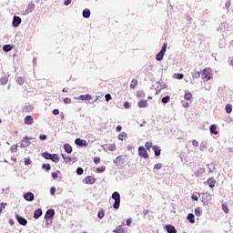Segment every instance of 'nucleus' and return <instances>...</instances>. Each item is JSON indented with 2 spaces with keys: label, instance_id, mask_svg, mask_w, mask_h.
Instances as JSON below:
<instances>
[{
  "label": "nucleus",
  "instance_id": "obj_14",
  "mask_svg": "<svg viewBox=\"0 0 233 233\" xmlns=\"http://www.w3.org/2000/svg\"><path fill=\"white\" fill-rule=\"evenodd\" d=\"M43 216V209L37 208L34 213V219H39Z\"/></svg>",
  "mask_w": 233,
  "mask_h": 233
},
{
  "label": "nucleus",
  "instance_id": "obj_10",
  "mask_svg": "<svg viewBox=\"0 0 233 233\" xmlns=\"http://www.w3.org/2000/svg\"><path fill=\"white\" fill-rule=\"evenodd\" d=\"M24 199H25V201H29V202L34 201V199H35L34 193L26 192L25 194H24Z\"/></svg>",
  "mask_w": 233,
  "mask_h": 233
},
{
  "label": "nucleus",
  "instance_id": "obj_8",
  "mask_svg": "<svg viewBox=\"0 0 233 233\" xmlns=\"http://www.w3.org/2000/svg\"><path fill=\"white\" fill-rule=\"evenodd\" d=\"M75 144L77 147H88V142H86V140L81 139V138L75 139Z\"/></svg>",
  "mask_w": 233,
  "mask_h": 233
},
{
  "label": "nucleus",
  "instance_id": "obj_50",
  "mask_svg": "<svg viewBox=\"0 0 233 233\" xmlns=\"http://www.w3.org/2000/svg\"><path fill=\"white\" fill-rule=\"evenodd\" d=\"M64 103L65 105H70V103H72V99H70L69 97H66L64 99Z\"/></svg>",
  "mask_w": 233,
  "mask_h": 233
},
{
  "label": "nucleus",
  "instance_id": "obj_56",
  "mask_svg": "<svg viewBox=\"0 0 233 233\" xmlns=\"http://www.w3.org/2000/svg\"><path fill=\"white\" fill-rule=\"evenodd\" d=\"M130 103L129 102H125L124 103V108H126L127 110H128V108H130Z\"/></svg>",
  "mask_w": 233,
  "mask_h": 233
},
{
  "label": "nucleus",
  "instance_id": "obj_6",
  "mask_svg": "<svg viewBox=\"0 0 233 233\" xmlns=\"http://www.w3.org/2000/svg\"><path fill=\"white\" fill-rule=\"evenodd\" d=\"M75 99H77L79 101H91L92 99V95L86 94V95H80L77 97H75Z\"/></svg>",
  "mask_w": 233,
  "mask_h": 233
},
{
  "label": "nucleus",
  "instance_id": "obj_40",
  "mask_svg": "<svg viewBox=\"0 0 233 233\" xmlns=\"http://www.w3.org/2000/svg\"><path fill=\"white\" fill-rule=\"evenodd\" d=\"M85 170L83 169V167H77L76 168V174L77 176H83Z\"/></svg>",
  "mask_w": 233,
  "mask_h": 233
},
{
  "label": "nucleus",
  "instance_id": "obj_51",
  "mask_svg": "<svg viewBox=\"0 0 233 233\" xmlns=\"http://www.w3.org/2000/svg\"><path fill=\"white\" fill-rule=\"evenodd\" d=\"M105 99H106V103H108V101H110V99H112V95L106 94V95L105 96Z\"/></svg>",
  "mask_w": 233,
  "mask_h": 233
},
{
  "label": "nucleus",
  "instance_id": "obj_45",
  "mask_svg": "<svg viewBox=\"0 0 233 233\" xmlns=\"http://www.w3.org/2000/svg\"><path fill=\"white\" fill-rule=\"evenodd\" d=\"M123 137H127V133L122 132L118 135L119 141H123Z\"/></svg>",
  "mask_w": 233,
  "mask_h": 233
},
{
  "label": "nucleus",
  "instance_id": "obj_43",
  "mask_svg": "<svg viewBox=\"0 0 233 233\" xmlns=\"http://www.w3.org/2000/svg\"><path fill=\"white\" fill-rule=\"evenodd\" d=\"M16 83L18 85H23L25 83V78L18 76V78L16 79Z\"/></svg>",
  "mask_w": 233,
  "mask_h": 233
},
{
  "label": "nucleus",
  "instance_id": "obj_38",
  "mask_svg": "<svg viewBox=\"0 0 233 233\" xmlns=\"http://www.w3.org/2000/svg\"><path fill=\"white\" fill-rule=\"evenodd\" d=\"M205 148H207V142H201L200 146H199V150L201 152H203V150H205Z\"/></svg>",
  "mask_w": 233,
  "mask_h": 233
},
{
  "label": "nucleus",
  "instance_id": "obj_31",
  "mask_svg": "<svg viewBox=\"0 0 233 233\" xmlns=\"http://www.w3.org/2000/svg\"><path fill=\"white\" fill-rule=\"evenodd\" d=\"M42 168L44 170H46V172H48V170H51L52 169V167L50 166V164H43L42 165Z\"/></svg>",
  "mask_w": 233,
  "mask_h": 233
},
{
  "label": "nucleus",
  "instance_id": "obj_35",
  "mask_svg": "<svg viewBox=\"0 0 233 233\" xmlns=\"http://www.w3.org/2000/svg\"><path fill=\"white\" fill-rule=\"evenodd\" d=\"M3 50H4V52H10V50H12V46H10V45H5V46H3Z\"/></svg>",
  "mask_w": 233,
  "mask_h": 233
},
{
  "label": "nucleus",
  "instance_id": "obj_62",
  "mask_svg": "<svg viewBox=\"0 0 233 233\" xmlns=\"http://www.w3.org/2000/svg\"><path fill=\"white\" fill-rule=\"evenodd\" d=\"M53 115L54 116H59V109H54L53 110Z\"/></svg>",
  "mask_w": 233,
  "mask_h": 233
},
{
  "label": "nucleus",
  "instance_id": "obj_3",
  "mask_svg": "<svg viewBox=\"0 0 233 233\" xmlns=\"http://www.w3.org/2000/svg\"><path fill=\"white\" fill-rule=\"evenodd\" d=\"M56 216V210L53 208L47 209L45 215L46 221L48 222V219H54V217Z\"/></svg>",
  "mask_w": 233,
  "mask_h": 233
},
{
  "label": "nucleus",
  "instance_id": "obj_5",
  "mask_svg": "<svg viewBox=\"0 0 233 233\" xmlns=\"http://www.w3.org/2000/svg\"><path fill=\"white\" fill-rule=\"evenodd\" d=\"M15 218L19 225H22L23 227H26V225L28 224V220L19 215H15Z\"/></svg>",
  "mask_w": 233,
  "mask_h": 233
},
{
  "label": "nucleus",
  "instance_id": "obj_64",
  "mask_svg": "<svg viewBox=\"0 0 233 233\" xmlns=\"http://www.w3.org/2000/svg\"><path fill=\"white\" fill-rule=\"evenodd\" d=\"M53 179H57L58 176L57 173H52Z\"/></svg>",
  "mask_w": 233,
  "mask_h": 233
},
{
  "label": "nucleus",
  "instance_id": "obj_46",
  "mask_svg": "<svg viewBox=\"0 0 233 233\" xmlns=\"http://www.w3.org/2000/svg\"><path fill=\"white\" fill-rule=\"evenodd\" d=\"M145 147L147 150H150L151 148H153L152 142H146Z\"/></svg>",
  "mask_w": 233,
  "mask_h": 233
},
{
  "label": "nucleus",
  "instance_id": "obj_39",
  "mask_svg": "<svg viewBox=\"0 0 233 233\" xmlns=\"http://www.w3.org/2000/svg\"><path fill=\"white\" fill-rule=\"evenodd\" d=\"M195 216L199 218L201 216V208H195Z\"/></svg>",
  "mask_w": 233,
  "mask_h": 233
},
{
  "label": "nucleus",
  "instance_id": "obj_36",
  "mask_svg": "<svg viewBox=\"0 0 233 233\" xmlns=\"http://www.w3.org/2000/svg\"><path fill=\"white\" fill-rule=\"evenodd\" d=\"M175 79H183L185 77V75L181 73H177L174 75Z\"/></svg>",
  "mask_w": 233,
  "mask_h": 233
},
{
  "label": "nucleus",
  "instance_id": "obj_29",
  "mask_svg": "<svg viewBox=\"0 0 233 233\" xmlns=\"http://www.w3.org/2000/svg\"><path fill=\"white\" fill-rule=\"evenodd\" d=\"M184 99H186V101H190L192 99V93H185Z\"/></svg>",
  "mask_w": 233,
  "mask_h": 233
},
{
  "label": "nucleus",
  "instance_id": "obj_16",
  "mask_svg": "<svg viewBox=\"0 0 233 233\" xmlns=\"http://www.w3.org/2000/svg\"><path fill=\"white\" fill-rule=\"evenodd\" d=\"M153 152H154V154H155V156L157 157H159V156H161V148H159V147H157V146H153Z\"/></svg>",
  "mask_w": 233,
  "mask_h": 233
},
{
  "label": "nucleus",
  "instance_id": "obj_15",
  "mask_svg": "<svg viewBox=\"0 0 233 233\" xmlns=\"http://www.w3.org/2000/svg\"><path fill=\"white\" fill-rule=\"evenodd\" d=\"M207 183L209 187V188H214L216 187V179L214 177H210L207 180Z\"/></svg>",
  "mask_w": 233,
  "mask_h": 233
},
{
  "label": "nucleus",
  "instance_id": "obj_27",
  "mask_svg": "<svg viewBox=\"0 0 233 233\" xmlns=\"http://www.w3.org/2000/svg\"><path fill=\"white\" fill-rule=\"evenodd\" d=\"M163 105H167V103H168L170 101V96H166L164 97H162L161 99Z\"/></svg>",
  "mask_w": 233,
  "mask_h": 233
},
{
  "label": "nucleus",
  "instance_id": "obj_53",
  "mask_svg": "<svg viewBox=\"0 0 233 233\" xmlns=\"http://www.w3.org/2000/svg\"><path fill=\"white\" fill-rule=\"evenodd\" d=\"M106 169V168L105 167H98V168H96V172L99 174V173H101V172H105Z\"/></svg>",
  "mask_w": 233,
  "mask_h": 233
},
{
  "label": "nucleus",
  "instance_id": "obj_19",
  "mask_svg": "<svg viewBox=\"0 0 233 233\" xmlns=\"http://www.w3.org/2000/svg\"><path fill=\"white\" fill-rule=\"evenodd\" d=\"M82 15L84 17V19H88L91 15V12H90V9H84L83 12H82Z\"/></svg>",
  "mask_w": 233,
  "mask_h": 233
},
{
  "label": "nucleus",
  "instance_id": "obj_49",
  "mask_svg": "<svg viewBox=\"0 0 233 233\" xmlns=\"http://www.w3.org/2000/svg\"><path fill=\"white\" fill-rule=\"evenodd\" d=\"M161 168H163V165H161V164H156L154 166L155 170H161Z\"/></svg>",
  "mask_w": 233,
  "mask_h": 233
},
{
  "label": "nucleus",
  "instance_id": "obj_63",
  "mask_svg": "<svg viewBox=\"0 0 233 233\" xmlns=\"http://www.w3.org/2000/svg\"><path fill=\"white\" fill-rule=\"evenodd\" d=\"M116 132H121V130H123V127L117 126V127H116Z\"/></svg>",
  "mask_w": 233,
  "mask_h": 233
},
{
  "label": "nucleus",
  "instance_id": "obj_33",
  "mask_svg": "<svg viewBox=\"0 0 233 233\" xmlns=\"http://www.w3.org/2000/svg\"><path fill=\"white\" fill-rule=\"evenodd\" d=\"M114 233H125V230L121 226L117 227L116 229L113 230Z\"/></svg>",
  "mask_w": 233,
  "mask_h": 233
},
{
  "label": "nucleus",
  "instance_id": "obj_23",
  "mask_svg": "<svg viewBox=\"0 0 233 233\" xmlns=\"http://www.w3.org/2000/svg\"><path fill=\"white\" fill-rule=\"evenodd\" d=\"M187 221H189V223H191V224L196 223L195 216H194V214H192V213H189V214L187 215Z\"/></svg>",
  "mask_w": 233,
  "mask_h": 233
},
{
  "label": "nucleus",
  "instance_id": "obj_37",
  "mask_svg": "<svg viewBox=\"0 0 233 233\" xmlns=\"http://www.w3.org/2000/svg\"><path fill=\"white\" fill-rule=\"evenodd\" d=\"M136 86H137V79H133L131 81V84H130V88H136Z\"/></svg>",
  "mask_w": 233,
  "mask_h": 233
},
{
  "label": "nucleus",
  "instance_id": "obj_28",
  "mask_svg": "<svg viewBox=\"0 0 233 233\" xmlns=\"http://www.w3.org/2000/svg\"><path fill=\"white\" fill-rule=\"evenodd\" d=\"M42 157H44L45 159H51L52 158V154H50L48 152H44L42 154Z\"/></svg>",
  "mask_w": 233,
  "mask_h": 233
},
{
  "label": "nucleus",
  "instance_id": "obj_34",
  "mask_svg": "<svg viewBox=\"0 0 233 233\" xmlns=\"http://www.w3.org/2000/svg\"><path fill=\"white\" fill-rule=\"evenodd\" d=\"M226 112H227V114L232 113V105H230V104L226 105Z\"/></svg>",
  "mask_w": 233,
  "mask_h": 233
},
{
  "label": "nucleus",
  "instance_id": "obj_20",
  "mask_svg": "<svg viewBox=\"0 0 233 233\" xmlns=\"http://www.w3.org/2000/svg\"><path fill=\"white\" fill-rule=\"evenodd\" d=\"M209 132L210 134H214L215 136H218V127L213 124L209 127Z\"/></svg>",
  "mask_w": 233,
  "mask_h": 233
},
{
  "label": "nucleus",
  "instance_id": "obj_47",
  "mask_svg": "<svg viewBox=\"0 0 233 233\" xmlns=\"http://www.w3.org/2000/svg\"><path fill=\"white\" fill-rule=\"evenodd\" d=\"M113 163L115 165H117V163H121V156H118L116 158L113 160Z\"/></svg>",
  "mask_w": 233,
  "mask_h": 233
},
{
  "label": "nucleus",
  "instance_id": "obj_1",
  "mask_svg": "<svg viewBox=\"0 0 233 233\" xmlns=\"http://www.w3.org/2000/svg\"><path fill=\"white\" fill-rule=\"evenodd\" d=\"M111 198L115 201V203L113 204V208H115V210H119V207L121 205V195L119 194V192L115 191L113 192Z\"/></svg>",
  "mask_w": 233,
  "mask_h": 233
},
{
  "label": "nucleus",
  "instance_id": "obj_41",
  "mask_svg": "<svg viewBox=\"0 0 233 233\" xmlns=\"http://www.w3.org/2000/svg\"><path fill=\"white\" fill-rule=\"evenodd\" d=\"M24 110H25V112H32V110H34V106H32L30 105H26L25 106Z\"/></svg>",
  "mask_w": 233,
  "mask_h": 233
},
{
  "label": "nucleus",
  "instance_id": "obj_13",
  "mask_svg": "<svg viewBox=\"0 0 233 233\" xmlns=\"http://www.w3.org/2000/svg\"><path fill=\"white\" fill-rule=\"evenodd\" d=\"M23 139L25 142V144H21L20 147H21V148H26V147L30 146V142H28V141H30V139H32V137H24Z\"/></svg>",
  "mask_w": 233,
  "mask_h": 233
},
{
  "label": "nucleus",
  "instance_id": "obj_7",
  "mask_svg": "<svg viewBox=\"0 0 233 233\" xmlns=\"http://www.w3.org/2000/svg\"><path fill=\"white\" fill-rule=\"evenodd\" d=\"M35 8V5H34V3H30L27 7L25 8V12H24V15H28V14H32V12H34Z\"/></svg>",
  "mask_w": 233,
  "mask_h": 233
},
{
  "label": "nucleus",
  "instance_id": "obj_22",
  "mask_svg": "<svg viewBox=\"0 0 233 233\" xmlns=\"http://www.w3.org/2000/svg\"><path fill=\"white\" fill-rule=\"evenodd\" d=\"M64 150L66 152V154H72V146H70V144H65Z\"/></svg>",
  "mask_w": 233,
  "mask_h": 233
},
{
  "label": "nucleus",
  "instance_id": "obj_52",
  "mask_svg": "<svg viewBox=\"0 0 233 233\" xmlns=\"http://www.w3.org/2000/svg\"><path fill=\"white\" fill-rule=\"evenodd\" d=\"M25 166L32 165V160H30V157L25 158Z\"/></svg>",
  "mask_w": 233,
  "mask_h": 233
},
{
  "label": "nucleus",
  "instance_id": "obj_44",
  "mask_svg": "<svg viewBox=\"0 0 233 233\" xmlns=\"http://www.w3.org/2000/svg\"><path fill=\"white\" fill-rule=\"evenodd\" d=\"M167 44L164 43L160 50V53L165 54V52H167Z\"/></svg>",
  "mask_w": 233,
  "mask_h": 233
},
{
  "label": "nucleus",
  "instance_id": "obj_57",
  "mask_svg": "<svg viewBox=\"0 0 233 233\" xmlns=\"http://www.w3.org/2000/svg\"><path fill=\"white\" fill-rule=\"evenodd\" d=\"M64 5L65 6H68L69 5H72V0H65Z\"/></svg>",
  "mask_w": 233,
  "mask_h": 233
},
{
  "label": "nucleus",
  "instance_id": "obj_42",
  "mask_svg": "<svg viewBox=\"0 0 233 233\" xmlns=\"http://www.w3.org/2000/svg\"><path fill=\"white\" fill-rule=\"evenodd\" d=\"M108 150H109L110 152H115V150H116V144H111V145L108 147Z\"/></svg>",
  "mask_w": 233,
  "mask_h": 233
},
{
  "label": "nucleus",
  "instance_id": "obj_54",
  "mask_svg": "<svg viewBox=\"0 0 233 233\" xmlns=\"http://www.w3.org/2000/svg\"><path fill=\"white\" fill-rule=\"evenodd\" d=\"M50 194H51V196H56V187H52L50 188Z\"/></svg>",
  "mask_w": 233,
  "mask_h": 233
},
{
  "label": "nucleus",
  "instance_id": "obj_25",
  "mask_svg": "<svg viewBox=\"0 0 233 233\" xmlns=\"http://www.w3.org/2000/svg\"><path fill=\"white\" fill-rule=\"evenodd\" d=\"M163 57H165V54L161 53V51H159L156 56L157 61H163Z\"/></svg>",
  "mask_w": 233,
  "mask_h": 233
},
{
  "label": "nucleus",
  "instance_id": "obj_32",
  "mask_svg": "<svg viewBox=\"0 0 233 233\" xmlns=\"http://www.w3.org/2000/svg\"><path fill=\"white\" fill-rule=\"evenodd\" d=\"M200 76H201V73H199L198 71H194L192 73V77H194V79H199Z\"/></svg>",
  "mask_w": 233,
  "mask_h": 233
},
{
  "label": "nucleus",
  "instance_id": "obj_4",
  "mask_svg": "<svg viewBox=\"0 0 233 233\" xmlns=\"http://www.w3.org/2000/svg\"><path fill=\"white\" fill-rule=\"evenodd\" d=\"M202 76L207 81H210L212 79V76H210V68H205L202 71Z\"/></svg>",
  "mask_w": 233,
  "mask_h": 233
},
{
  "label": "nucleus",
  "instance_id": "obj_9",
  "mask_svg": "<svg viewBox=\"0 0 233 233\" xmlns=\"http://www.w3.org/2000/svg\"><path fill=\"white\" fill-rule=\"evenodd\" d=\"M83 181L86 183V185H94V183H96V178L92 176H87Z\"/></svg>",
  "mask_w": 233,
  "mask_h": 233
},
{
  "label": "nucleus",
  "instance_id": "obj_24",
  "mask_svg": "<svg viewBox=\"0 0 233 233\" xmlns=\"http://www.w3.org/2000/svg\"><path fill=\"white\" fill-rule=\"evenodd\" d=\"M50 159L53 161V163H59V155L52 154Z\"/></svg>",
  "mask_w": 233,
  "mask_h": 233
},
{
  "label": "nucleus",
  "instance_id": "obj_2",
  "mask_svg": "<svg viewBox=\"0 0 233 233\" xmlns=\"http://www.w3.org/2000/svg\"><path fill=\"white\" fill-rule=\"evenodd\" d=\"M138 156L144 159H148V152H147L145 147L141 146L138 147Z\"/></svg>",
  "mask_w": 233,
  "mask_h": 233
},
{
  "label": "nucleus",
  "instance_id": "obj_17",
  "mask_svg": "<svg viewBox=\"0 0 233 233\" xmlns=\"http://www.w3.org/2000/svg\"><path fill=\"white\" fill-rule=\"evenodd\" d=\"M203 174H205V167H199L198 171L194 173V176L196 177H200V176H203Z\"/></svg>",
  "mask_w": 233,
  "mask_h": 233
},
{
  "label": "nucleus",
  "instance_id": "obj_11",
  "mask_svg": "<svg viewBox=\"0 0 233 233\" xmlns=\"http://www.w3.org/2000/svg\"><path fill=\"white\" fill-rule=\"evenodd\" d=\"M12 25H13L14 28H17V26H19V25H21V17L15 15L13 17Z\"/></svg>",
  "mask_w": 233,
  "mask_h": 233
},
{
  "label": "nucleus",
  "instance_id": "obj_26",
  "mask_svg": "<svg viewBox=\"0 0 233 233\" xmlns=\"http://www.w3.org/2000/svg\"><path fill=\"white\" fill-rule=\"evenodd\" d=\"M0 83H1L2 85H6V83H8V76H2V77L0 78Z\"/></svg>",
  "mask_w": 233,
  "mask_h": 233
},
{
  "label": "nucleus",
  "instance_id": "obj_55",
  "mask_svg": "<svg viewBox=\"0 0 233 233\" xmlns=\"http://www.w3.org/2000/svg\"><path fill=\"white\" fill-rule=\"evenodd\" d=\"M94 163H95V165H97V164L101 163V158L100 157H95L94 158Z\"/></svg>",
  "mask_w": 233,
  "mask_h": 233
},
{
  "label": "nucleus",
  "instance_id": "obj_21",
  "mask_svg": "<svg viewBox=\"0 0 233 233\" xmlns=\"http://www.w3.org/2000/svg\"><path fill=\"white\" fill-rule=\"evenodd\" d=\"M34 123V117L32 116H26L25 117V125H32Z\"/></svg>",
  "mask_w": 233,
  "mask_h": 233
},
{
  "label": "nucleus",
  "instance_id": "obj_58",
  "mask_svg": "<svg viewBox=\"0 0 233 233\" xmlns=\"http://www.w3.org/2000/svg\"><path fill=\"white\" fill-rule=\"evenodd\" d=\"M39 139H40L41 141H46V135H40V136H39Z\"/></svg>",
  "mask_w": 233,
  "mask_h": 233
},
{
  "label": "nucleus",
  "instance_id": "obj_30",
  "mask_svg": "<svg viewBox=\"0 0 233 233\" xmlns=\"http://www.w3.org/2000/svg\"><path fill=\"white\" fill-rule=\"evenodd\" d=\"M97 218L98 219H103V218H105V210L103 209L99 210L97 213Z\"/></svg>",
  "mask_w": 233,
  "mask_h": 233
},
{
  "label": "nucleus",
  "instance_id": "obj_61",
  "mask_svg": "<svg viewBox=\"0 0 233 233\" xmlns=\"http://www.w3.org/2000/svg\"><path fill=\"white\" fill-rule=\"evenodd\" d=\"M137 97H143V96H145V93H143V91H138L137 93Z\"/></svg>",
  "mask_w": 233,
  "mask_h": 233
},
{
  "label": "nucleus",
  "instance_id": "obj_59",
  "mask_svg": "<svg viewBox=\"0 0 233 233\" xmlns=\"http://www.w3.org/2000/svg\"><path fill=\"white\" fill-rule=\"evenodd\" d=\"M192 145L193 147H199V142L198 140H193Z\"/></svg>",
  "mask_w": 233,
  "mask_h": 233
},
{
  "label": "nucleus",
  "instance_id": "obj_60",
  "mask_svg": "<svg viewBox=\"0 0 233 233\" xmlns=\"http://www.w3.org/2000/svg\"><path fill=\"white\" fill-rule=\"evenodd\" d=\"M191 199H192L193 201H198L199 198H198V196H196V195H192V196H191Z\"/></svg>",
  "mask_w": 233,
  "mask_h": 233
},
{
  "label": "nucleus",
  "instance_id": "obj_12",
  "mask_svg": "<svg viewBox=\"0 0 233 233\" xmlns=\"http://www.w3.org/2000/svg\"><path fill=\"white\" fill-rule=\"evenodd\" d=\"M165 228L167 233H177V230L176 229V227L172 225H166Z\"/></svg>",
  "mask_w": 233,
  "mask_h": 233
},
{
  "label": "nucleus",
  "instance_id": "obj_48",
  "mask_svg": "<svg viewBox=\"0 0 233 233\" xmlns=\"http://www.w3.org/2000/svg\"><path fill=\"white\" fill-rule=\"evenodd\" d=\"M222 210L225 214H228V208L227 207V205L222 204Z\"/></svg>",
  "mask_w": 233,
  "mask_h": 233
},
{
  "label": "nucleus",
  "instance_id": "obj_18",
  "mask_svg": "<svg viewBox=\"0 0 233 233\" xmlns=\"http://www.w3.org/2000/svg\"><path fill=\"white\" fill-rule=\"evenodd\" d=\"M148 102L147 100H140L137 103L138 108H147Z\"/></svg>",
  "mask_w": 233,
  "mask_h": 233
}]
</instances>
